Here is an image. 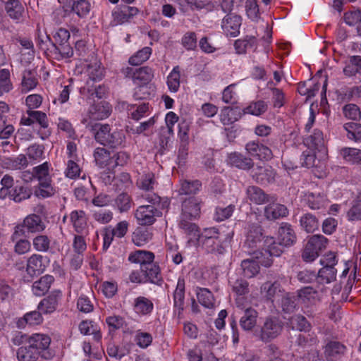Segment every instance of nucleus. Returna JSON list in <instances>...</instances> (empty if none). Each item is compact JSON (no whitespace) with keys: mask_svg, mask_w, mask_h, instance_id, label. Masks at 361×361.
I'll list each match as a JSON object with an SVG mask.
<instances>
[{"mask_svg":"<svg viewBox=\"0 0 361 361\" xmlns=\"http://www.w3.org/2000/svg\"><path fill=\"white\" fill-rule=\"evenodd\" d=\"M229 163L238 169L249 170L254 166V162L250 158L246 157L242 154L233 152L228 157Z\"/></svg>","mask_w":361,"mask_h":361,"instance_id":"22","label":"nucleus"},{"mask_svg":"<svg viewBox=\"0 0 361 361\" xmlns=\"http://www.w3.org/2000/svg\"><path fill=\"white\" fill-rule=\"evenodd\" d=\"M62 293L59 290H55L44 298L38 305V310L46 314L54 312L61 300Z\"/></svg>","mask_w":361,"mask_h":361,"instance_id":"10","label":"nucleus"},{"mask_svg":"<svg viewBox=\"0 0 361 361\" xmlns=\"http://www.w3.org/2000/svg\"><path fill=\"white\" fill-rule=\"evenodd\" d=\"M54 278L51 275H46L32 284V292L35 295H44L49 289Z\"/></svg>","mask_w":361,"mask_h":361,"instance_id":"24","label":"nucleus"},{"mask_svg":"<svg viewBox=\"0 0 361 361\" xmlns=\"http://www.w3.org/2000/svg\"><path fill=\"white\" fill-rule=\"evenodd\" d=\"M70 219L75 231L77 233L82 232L87 225V219L85 212L82 210L73 211L71 213Z\"/></svg>","mask_w":361,"mask_h":361,"instance_id":"31","label":"nucleus"},{"mask_svg":"<svg viewBox=\"0 0 361 361\" xmlns=\"http://www.w3.org/2000/svg\"><path fill=\"white\" fill-rule=\"evenodd\" d=\"M345 116L354 121L359 120L361 117V111L359 107L354 104H346L343 108Z\"/></svg>","mask_w":361,"mask_h":361,"instance_id":"58","label":"nucleus"},{"mask_svg":"<svg viewBox=\"0 0 361 361\" xmlns=\"http://www.w3.org/2000/svg\"><path fill=\"white\" fill-rule=\"evenodd\" d=\"M289 322L293 329L300 331H307L310 330V324L307 319L300 314H296L289 319Z\"/></svg>","mask_w":361,"mask_h":361,"instance_id":"44","label":"nucleus"},{"mask_svg":"<svg viewBox=\"0 0 361 361\" xmlns=\"http://www.w3.org/2000/svg\"><path fill=\"white\" fill-rule=\"evenodd\" d=\"M87 72L89 75V80L87 85L90 86V81H99L104 76V68L101 67V63L94 59V61L87 65Z\"/></svg>","mask_w":361,"mask_h":361,"instance_id":"26","label":"nucleus"},{"mask_svg":"<svg viewBox=\"0 0 361 361\" xmlns=\"http://www.w3.org/2000/svg\"><path fill=\"white\" fill-rule=\"evenodd\" d=\"M235 209V205L230 204L226 207H217L215 212V219L218 221H222L231 216Z\"/></svg>","mask_w":361,"mask_h":361,"instance_id":"63","label":"nucleus"},{"mask_svg":"<svg viewBox=\"0 0 361 361\" xmlns=\"http://www.w3.org/2000/svg\"><path fill=\"white\" fill-rule=\"evenodd\" d=\"M233 291L238 295H244L249 293V283L243 279H238L235 281H229Z\"/></svg>","mask_w":361,"mask_h":361,"instance_id":"52","label":"nucleus"},{"mask_svg":"<svg viewBox=\"0 0 361 361\" xmlns=\"http://www.w3.org/2000/svg\"><path fill=\"white\" fill-rule=\"evenodd\" d=\"M345 350V346L338 341H330L325 347V356L329 361L335 360Z\"/></svg>","mask_w":361,"mask_h":361,"instance_id":"28","label":"nucleus"},{"mask_svg":"<svg viewBox=\"0 0 361 361\" xmlns=\"http://www.w3.org/2000/svg\"><path fill=\"white\" fill-rule=\"evenodd\" d=\"M140 271L145 277L146 282L158 284L162 281L160 268L158 264L154 262V261L144 267L140 269Z\"/></svg>","mask_w":361,"mask_h":361,"instance_id":"16","label":"nucleus"},{"mask_svg":"<svg viewBox=\"0 0 361 361\" xmlns=\"http://www.w3.org/2000/svg\"><path fill=\"white\" fill-rule=\"evenodd\" d=\"M180 68L179 66L173 68L167 78V85L171 92H176L180 87Z\"/></svg>","mask_w":361,"mask_h":361,"instance_id":"49","label":"nucleus"},{"mask_svg":"<svg viewBox=\"0 0 361 361\" xmlns=\"http://www.w3.org/2000/svg\"><path fill=\"white\" fill-rule=\"evenodd\" d=\"M52 46L54 49V54H59L63 59L71 58L74 55L73 49L67 42L61 43L58 45L52 43Z\"/></svg>","mask_w":361,"mask_h":361,"instance_id":"54","label":"nucleus"},{"mask_svg":"<svg viewBox=\"0 0 361 361\" xmlns=\"http://www.w3.org/2000/svg\"><path fill=\"white\" fill-rule=\"evenodd\" d=\"M49 263L47 256L33 254L27 261L26 271L30 276H37L42 274Z\"/></svg>","mask_w":361,"mask_h":361,"instance_id":"6","label":"nucleus"},{"mask_svg":"<svg viewBox=\"0 0 361 361\" xmlns=\"http://www.w3.org/2000/svg\"><path fill=\"white\" fill-rule=\"evenodd\" d=\"M201 200L195 197H190L182 202L180 216L184 218L198 219L200 216Z\"/></svg>","mask_w":361,"mask_h":361,"instance_id":"8","label":"nucleus"},{"mask_svg":"<svg viewBox=\"0 0 361 361\" xmlns=\"http://www.w3.org/2000/svg\"><path fill=\"white\" fill-rule=\"evenodd\" d=\"M32 195V189L27 184L16 185L13 188L11 200L16 203H20L28 200Z\"/></svg>","mask_w":361,"mask_h":361,"instance_id":"19","label":"nucleus"},{"mask_svg":"<svg viewBox=\"0 0 361 361\" xmlns=\"http://www.w3.org/2000/svg\"><path fill=\"white\" fill-rule=\"evenodd\" d=\"M252 256V258L257 260L258 264H261L265 267H269L273 264L272 256L267 250V249H256L253 251H247Z\"/></svg>","mask_w":361,"mask_h":361,"instance_id":"32","label":"nucleus"},{"mask_svg":"<svg viewBox=\"0 0 361 361\" xmlns=\"http://www.w3.org/2000/svg\"><path fill=\"white\" fill-rule=\"evenodd\" d=\"M343 128L347 131V137L350 140L361 141V124L349 122L345 123Z\"/></svg>","mask_w":361,"mask_h":361,"instance_id":"48","label":"nucleus"},{"mask_svg":"<svg viewBox=\"0 0 361 361\" xmlns=\"http://www.w3.org/2000/svg\"><path fill=\"white\" fill-rule=\"evenodd\" d=\"M247 198L256 204H264L274 200V197L267 194L262 188L255 185H250L246 189Z\"/></svg>","mask_w":361,"mask_h":361,"instance_id":"11","label":"nucleus"},{"mask_svg":"<svg viewBox=\"0 0 361 361\" xmlns=\"http://www.w3.org/2000/svg\"><path fill=\"white\" fill-rule=\"evenodd\" d=\"M327 239L321 235H312L307 242L309 247H312L317 252L326 246Z\"/></svg>","mask_w":361,"mask_h":361,"instance_id":"56","label":"nucleus"},{"mask_svg":"<svg viewBox=\"0 0 361 361\" xmlns=\"http://www.w3.org/2000/svg\"><path fill=\"white\" fill-rule=\"evenodd\" d=\"M56 190L51 186V181L46 180L39 182L38 188L34 192L36 197L47 198L53 196Z\"/></svg>","mask_w":361,"mask_h":361,"instance_id":"40","label":"nucleus"},{"mask_svg":"<svg viewBox=\"0 0 361 361\" xmlns=\"http://www.w3.org/2000/svg\"><path fill=\"white\" fill-rule=\"evenodd\" d=\"M116 205L121 212L128 211L131 207L130 196L126 192L121 193L116 199Z\"/></svg>","mask_w":361,"mask_h":361,"instance_id":"60","label":"nucleus"},{"mask_svg":"<svg viewBox=\"0 0 361 361\" xmlns=\"http://www.w3.org/2000/svg\"><path fill=\"white\" fill-rule=\"evenodd\" d=\"M144 198L149 204L140 206L135 213V216L140 225H152L156 221L155 217L161 215L159 209L167 208L169 202L167 199L161 200L155 193L146 194Z\"/></svg>","mask_w":361,"mask_h":361,"instance_id":"1","label":"nucleus"},{"mask_svg":"<svg viewBox=\"0 0 361 361\" xmlns=\"http://www.w3.org/2000/svg\"><path fill=\"white\" fill-rule=\"evenodd\" d=\"M300 226L307 233H314L318 229L319 222L318 218L310 212L303 214L299 219Z\"/></svg>","mask_w":361,"mask_h":361,"instance_id":"18","label":"nucleus"},{"mask_svg":"<svg viewBox=\"0 0 361 361\" xmlns=\"http://www.w3.org/2000/svg\"><path fill=\"white\" fill-rule=\"evenodd\" d=\"M43 321L42 316L39 311H32L26 313L23 317H20L16 322L17 327L23 329L26 324L30 326L38 325Z\"/></svg>","mask_w":361,"mask_h":361,"instance_id":"23","label":"nucleus"},{"mask_svg":"<svg viewBox=\"0 0 361 361\" xmlns=\"http://www.w3.org/2000/svg\"><path fill=\"white\" fill-rule=\"evenodd\" d=\"M245 11L250 20L258 21L261 19L257 0H246Z\"/></svg>","mask_w":361,"mask_h":361,"instance_id":"50","label":"nucleus"},{"mask_svg":"<svg viewBox=\"0 0 361 361\" xmlns=\"http://www.w3.org/2000/svg\"><path fill=\"white\" fill-rule=\"evenodd\" d=\"M185 295V282L183 279H178L176 288L173 293L174 307L178 308V314L183 310Z\"/></svg>","mask_w":361,"mask_h":361,"instance_id":"35","label":"nucleus"},{"mask_svg":"<svg viewBox=\"0 0 361 361\" xmlns=\"http://www.w3.org/2000/svg\"><path fill=\"white\" fill-rule=\"evenodd\" d=\"M250 175L257 183L266 185L274 180L275 171L269 165L257 166L252 170Z\"/></svg>","mask_w":361,"mask_h":361,"instance_id":"7","label":"nucleus"},{"mask_svg":"<svg viewBox=\"0 0 361 361\" xmlns=\"http://www.w3.org/2000/svg\"><path fill=\"white\" fill-rule=\"evenodd\" d=\"M257 317L258 312L255 309L251 307L244 309L239 321L240 327L246 331H252L257 325Z\"/></svg>","mask_w":361,"mask_h":361,"instance_id":"14","label":"nucleus"},{"mask_svg":"<svg viewBox=\"0 0 361 361\" xmlns=\"http://www.w3.org/2000/svg\"><path fill=\"white\" fill-rule=\"evenodd\" d=\"M233 232L228 233L226 238L223 235L215 239L207 240L201 244L202 249L207 253L214 255L215 256L222 255L225 253L228 244L233 237Z\"/></svg>","mask_w":361,"mask_h":361,"instance_id":"5","label":"nucleus"},{"mask_svg":"<svg viewBox=\"0 0 361 361\" xmlns=\"http://www.w3.org/2000/svg\"><path fill=\"white\" fill-rule=\"evenodd\" d=\"M278 241L281 245L290 247L296 242V235L291 225L288 223H283L279 228Z\"/></svg>","mask_w":361,"mask_h":361,"instance_id":"13","label":"nucleus"},{"mask_svg":"<svg viewBox=\"0 0 361 361\" xmlns=\"http://www.w3.org/2000/svg\"><path fill=\"white\" fill-rule=\"evenodd\" d=\"M154 259L153 252L145 250H137L131 252L128 256V260L132 263L140 264V269L152 262Z\"/></svg>","mask_w":361,"mask_h":361,"instance_id":"17","label":"nucleus"},{"mask_svg":"<svg viewBox=\"0 0 361 361\" xmlns=\"http://www.w3.org/2000/svg\"><path fill=\"white\" fill-rule=\"evenodd\" d=\"M267 109V104L262 100L252 103L246 108V112L255 116L264 114Z\"/></svg>","mask_w":361,"mask_h":361,"instance_id":"61","label":"nucleus"},{"mask_svg":"<svg viewBox=\"0 0 361 361\" xmlns=\"http://www.w3.org/2000/svg\"><path fill=\"white\" fill-rule=\"evenodd\" d=\"M151 51V48L144 47L129 59V63L133 66L141 64L149 58Z\"/></svg>","mask_w":361,"mask_h":361,"instance_id":"51","label":"nucleus"},{"mask_svg":"<svg viewBox=\"0 0 361 361\" xmlns=\"http://www.w3.org/2000/svg\"><path fill=\"white\" fill-rule=\"evenodd\" d=\"M241 268L244 276L252 278L259 271V265L255 259H246L242 261Z\"/></svg>","mask_w":361,"mask_h":361,"instance_id":"37","label":"nucleus"},{"mask_svg":"<svg viewBox=\"0 0 361 361\" xmlns=\"http://www.w3.org/2000/svg\"><path fill=\"white\" fill-rule=\"evenodd\" d=\"M134 76V82L136 85H148L152 79L154 74L152 68L148 66H144L136 68Z\"/></svg>","mask_w":361,"mask_h":361,"instance_id":"29","label":"nucleus"},{"mask_svg":"<svg viewBox=\"0 0 361 361\" xmlns=\"http://www.w3.org/2000/svg\"><path fill=\"white\" fill-rule=\"evenodd\" d=\"M133 307L135 312L146 315L152 312L154 305L149 299L140 296L135 299Z\"/></svg>","mask_w":361,"mask_h":361,"instance_id":"30","label":"nucleus"},{"mask_svg":"<svg viewBox=\"0 0 361 361\" xmlns=\"http://www.w3.org/2000/svg\"><path fill=\"white\" fill-rule=\"evenodd\" d=\"M222 235L219 232V230L214 227L212 228H205L202 233H199V235H197V239L201 244L203 243V242H206L207 240L210 239H215L218 237H220Z\"/></svg>","mask_w":361,"mask_h":361,"instance_id":"57","label":"nucleus"},{"mask_svg":"<svg viewBox=\"0 0 361 361\" xmlns=\"http://www.w3.org/2000/svg\"><path fill=\"white\" fill-rule=\"evenodd\" d=\"M32 245L36 251L47 252L50 248L51 238L46 235H38L33 238Z\"/></svg>","mask_w":361,"mask_h":361,"instance_id":"42","label":"nucleus"},{"mask_svg":"<svg viewBox=\"0 0 361 361\" xmlns=\"http://www.w3.org/2000/svg\"><path fill=\"white\" fill-rule=\"evenodd\" d=\"M280 286L277 281H267L261 286V291L267 300L273 301L275 296L281 292Z\"/></svg>","mask_w":361,"mask_h":361,"instance_id":"36","label":"nucleus"},{"mask_svg":"<svg viewBox=\"0 0 361 361\" xmlns=\"http://www.w3.org/2000/svg\"><path fill=\"white\" fill-rule=\"evenodd\" d=\"M195 219H196L184 218L183 216H180L178 226L186 235L197 237V235H199L200 229L195 223L192 222Z\"/></svg>","mask_w":361,"mask_h":361,"instance_id":"25","label":"nucleus"},{"mask_svg":"<svg viewBox=\"0 0 361 361\" xmlns=\"http://www.w3.org/2000/svg\"><path fill=\"white\" fill-rule=\"evenodd\" d=\"M93 156L97 166L101 169L112 164V159L110 156V152L104 147L96 148Z\"/></svg>","mask_w":361,"mask_h":361,"instance_id":"27","label":"nucleus"},{"mask_svg":"<svg viewBox=\"0 0 361 361\" xmlns=\"http://www.w3.org/2000/svg\"><path fill=\"white\" fill-rule=\"evenodd\" d=\"M256 45V39L255 37L247 36L245 39H237L235 41L234 47L238 54H243L246 51Z\"/></svg>","mask_w":361,"mask_h":361,"instance_id":"41","label":"nucleus"},{"mask_svg":"<svg viewBox=\"0 0 361 361\" xmlns=\"http://www.w3.org/2000/svg\"><path fill=\"white\" fill-rule=\"evenodd\" d=\"M201 187V183L196 180L192 181L185 180L182 183L179 190L180 194L190 195L195 194L199 191Z\"/></svg>","mask_w":361,"mask_h":361,"instance_id":"53","label":"nucleus"},{"mask_svg":"<svg viewBox=\"0 0 361 361\" xmlns=\"http://www.w3.org/2000/svg\"><path fill=\"white\" fill-rule=\"evenodd\" d=\"M33 173L39 180V182L42 181H51V178L49 174V164L47 162H44L42 164L37 166L33 169Z\"/></svg>","mask_w":361,"mask_h":361,"instance_id":"55","label":"nucleus"},{"mask_svg":"<svg viewBox=\"0 0 361 361\" xmlns=\"http://www.w3.org/2000/svg\"><path fill=\"white\" fill-rule=\"evenodd\" d=\"M326 200L324 197L319 194L317 196L313 193L309 194L307 198V204L312 209H319L324 207Z\"/></svg>","mask_w":361,"mask_h":361,"instance_id":"59","label":"nucleus"},{"mask_svg":"<svg viewBox=\"0 0 361 361\" xmlns=\"http://www.w3.org/2000/svg\"><path fill=\"white\" fill-rule=\"evenodd\" d=\"M304 143L308 148L322 151L325 149V140L322 130L314 129L312 134L304 139Z\"/></svg>","mask_w":361,"mask_h":361,"instance_id":"15","label":"nucleus"},{"mask_svg":"<svg viewBox=\"0 0 361 361\" xmlns=\"http://www.w3.org/2000/svg\"><path fill=\"white\" fill-rule=\"evenodd\" d=\"M288 214V210L287 207L281 204H269L264 209V216L269 220H275L286 216Z\"/></svg>","mask_w":361,"mask_h":361,"instance_id":"21","label":"nucleus"},{"mask_svg":"<svg viewBox=\"0 0 361 361\" xmlns=\"http://www.w3.org/2000/svg\"><path fill=\"white\" fill-rule=\"evenodd\" d=\"M5 8L8 14L13 19H19L24 9L18 0H9L6 3Z\"/></svg>","mask_w":361,"mask_h":361,"instance_id":"43","label":"nucleus"},{"mask_svg":"<svg viewBox=\"0 0 361 361\" xmlns=\"http://www.w3.org/2000/svg\"><path fill=\"white\" fill-rule=\"evenodd\" d=\"M336 269L333 267H322L317 274V281L320 283H329L336 280Z\"/></svg>","mask_w":361,"mask_h":361,"instance_id":"38","label":"nucleus"},{"mask_svg":"<svg viewBox=\"0 0 361 361\" xmlns=\"http://www.w3.org/2000/svg\"><path fill=\"white\" fill-rule=\"evenodd\" d=\"M245 149L251 156L256 157L260 160L267 161L273 157L271 149L259 142L252 141L248 142L245 146Z\"/></svg>","mask_w":361,"mask_h":361,"instance_id":"9","label":"nucleus"},{"mask_svg":"<svg viewBox=\"0 0 361 361\" xmlns=\"http://www.w3.org/2000/svg\"><path fill=\"white\" fill-rule=\"evenodd\" d=\"M197 297L199 302L207 308H211L214 306V298L213 294L207 288H200L197 293Z\"/></svg>","mask_w":361,"mask_h":361,"instance_id":"47","label":"nucleus"},{"mask_svg":"<svg viewBox=\"0 0 361 361\" xmlns=\"http://www.w3.org/2000/svg\"><path fill=\"white\" fill-rule=\"evenodd\" d=\"M89 111L92 118L97 120L107 118L111 113L109 104L103 102L92 105Z\"/></svg>","mask_w":361,"mask_h":361,"instance_id":"34","label":"nucleus"},{"mask_svg":"<svg viewBox=\"0 0 361 361\" xmlns=\"http://www.w3.org/2000/svg\"><path fill=\"white\" fill-rule=\"evenodd\" d=\"M95 140L104 147L118 148L124 147L126 135L122 130H112L109 124L97 123L91 126Z\"/></svg>","mask_w":361,"mask_h":361,"instance_id":"2","label":"nucleus"},{"mask_svg":"<svg viewBox=\"0 0 361 361\" xmlns=\"http://www.w3.org/2000/svg\"><path fill=\"white\" fill-rule=\"evenodd\" d=\"M23 225L28 233L42 232L45 229V225L41 217L37 214H30L23 220Z\"/></svg>","mask_w":361,"mask_h":361,"instance_id":"20","label":"nucleus"},{"mask_svg":"<svg viewBox=\"0 0 361 361\" xmlns=\"http://www.w3.org/2000/svg\"><path fill=\"white\" fill-rule=\"evenodd\" d=\"M27 343L44 360H50L54 355L49 348L51 338L47 334H34L28 337Z\"/></svg>","mask_w":361,"mask_h":361,"instance_id":"4","label":"nucleus"},{"mask_svg":"<svg viewBox=\"0 0 361 361\" xmlns=\"http://www.w3.org/2000/svg\"><path fill=\"white\" fill-rule=\"evenodd\" d=\"M10 73L7 69L0 71V89L2 93L8 92L12 89V84L9 80Z\"/></svg>","mask_w":361,"mask_h":361,"instance_id":"64","label":"nucleus"},{"mask_svg":"<svg viewBox=\"0 0 361 361\" xmlns=\"http://www.w3.org/2000/svg\"><path fill=\"white\" fill-rule=\"evenodd\" d=\"M27 114L33 118V121L38 123L43 128L48 127V119L47 114L42 111L27 110Z\"/></svg>","mask_w":361,"mask_h":361,"instance_id":"62","label":"nucleus"},{"mask_svg":"<svg viewBox=\"0 0 361 361\" xmlns=\"http://www.w3.org/2000/svg\"><path fill=\"white\" fill-rule=\"evenodd\" d=\"M343 159L352 164H361V150L355 148H343L341 151Z\"/></svg>","mask_w":361,"mask_h":361,"instance_id":"46","label":"nucleus"},{"mask_svg":"<svg viewBox=\"0 0 361 361\" xmlns=\"http://www.w3.org/2000/svg\"><path fill=\"white\" fill-rule=\"evenodd\" d=\"M297 307V298L295 296L286 293L281 300V307L284 313H293Z\"/></svg>","mask_w":361,"mask_h":361,"instance_id":"45","label":"nucleus"},{"mask_svg":"<svg viewBox=\"0 0 361 361\" xmlns=\"http://www.w3.org/2000/svg\"><path fill=\"white\" fill-rule=\"evenodd\" d=\"M18 361H37L40 355L30 345L20 347L16 352Z\"/></svg>","mask_w":361,"mask_h":361,"instance_id":"33","label":"nucleus"},{"mask_svg":"<svg viewBox=\"0 0 361 361\" xmlns=\"http://www.w3.org/2000/svg\"><path fill=\"white\" fill-rule=\"evenodd\" d=\"M262 240V228L259 226L252 224L249 227L244 247L250 249L247 251H253L260 247Z\"/></svg>","mask_w":361,"mask_h":361,"instance_id":"12","label":"nucleus"},{"mask_svg":"<svg viewBox=\"0 0 361 361\" xmlns=\"http://www.w3.org/2000/svg\"><path fill=\"white\" fill-rule=\"evenodd\" d=\"M283 326L284 323L280 317L269 315L264 319L259 329L255 331V336L262 342L269 343L281 334Z\"/></svg>","mask_w":361,"mask_h":361,"instance_id":"3","label":"nucleus"},{"mask_svg":"<svg viewBox=\"0 0 361 361\" xmlns=\"http://www.w3.org/2000/svg\"><path fill=\"white\" fill-rule=\"evenodd\" d=\"M37 80L35 73L31 70H25L23 74L22 92H27L37 86Z\"/></svg>","mask_w":361,"mask_h":361,"instance_id":"39","label":"nucleus"}]
</instances>
